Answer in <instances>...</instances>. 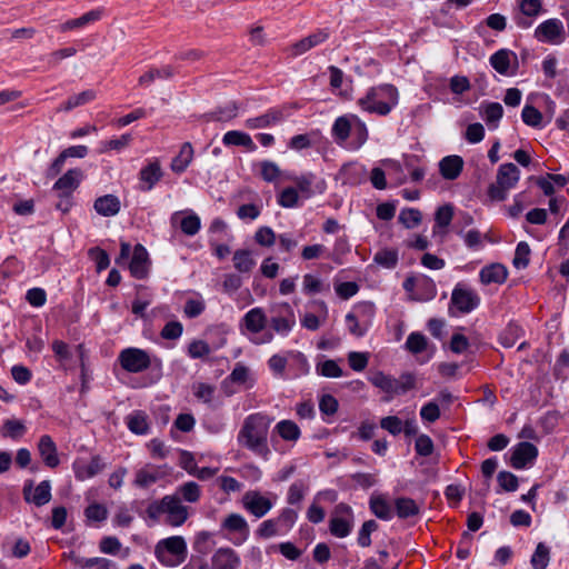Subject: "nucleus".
Masks as SVG:
<instances>
[{"mask_svg":"<svg viewBox=\"0 0 569 569\" xmlns=\"http://www.w3.org/2000/svg\"><path fill=\"white\" fill-rule=\"evenodd\" d=\"M563 24L559 19L552 18L540 23L535 30V37L541 42L560 43L563 38Z\"/></svg>","mask_w":569,"mask_h":569,"instance_id":"14","label":"nucleus"},{"mask_svg":"<svg viewBox=\"0 0 569 569\" xmlns=\"http://www.w3.org/2000/svg\"><path fill=\"white\" fill-rule=\"evenodd\" d=\"M32 481H29L23 487V496L26 501L34 503L37 507H41L51 500V483L49 480L41 481L31 495Z\"/></svg>","mask_w":569,"mask_h":569,"instance_id":"19","label":"nucleus"},{"mask_svg":"<svg viewBox=\"0 0 569 569\" xmlns=\"http://www.w3.org/2000/svg\"><path fill=\"white\" fill-rule=\"evenodd\" d=\"M490 66L502 76H512L516 73L518 58L509 49L496 51L489 59Z\"/></svg>","mask_w":569,"mask_h":569,"instance_id":"13","label":"nucleus"},{"mask_svg":"<svg viewBox=\"0 0 569 569\" xmlns=\"http://www.w3.org/2000/svg\"><path fill=\"white\" fill-rule=\"evenodd\" d=\"M70 558L74 561L76 566L81 569H107V559L93 557V558H82L76 557L71 553Z\"/></svg>","mask_w":569,"mask_h":569,"instance_id":"55","label":"nucleus"},{"mask_svg":"<svg viewBox=\"0 0 569 569\" xmlns=\"http://www.w3.org/2000/svg\"><path fill=\"white\" fill-rule=\"evenodd\" d=\"M273 431L277 432L282 440L289 442L298 441L301 436L299 426L292 420L279 421L274 426Z\"/></svg>","mask_w":569,"mask_h":569,"instance_id":"36","label":"nucleus"},{"mask_svg":"<svg viewBox=\"0 0 569 569\" xmlns=\"http://www.w3.org/2000/svg\"><path fill=\"white\" fill-rule=\"evenodd\" d=\"M346 322L348 325L350 333L356 337L365 336L369 328L371 327L370 321L360 320L358 319L357 315H353L351 312H349L346 316Z\"/></svg>","mask_w":569,"mask_h":569,"instance_id":"48","label":"nucleus"},{"mask_svg":"<svg viewBox=\"0 0 569 569\" xmlns=\"http://www.w3.org/2000/svg\"><path fill=\"white\" fill-rule=\"evenodd\" d=\"M353 114L338 117L332 126L331 133L337 143H343L351 136L353 126Z\"/></svg>","mask_w":569,"mask_h":569,"instance_id":"30","label":"nucleus"},{"mask_svg":"<svg viewBox=\"0 0 569 569\" xmlns=\"http://www.w3.org/2000/svg\"><path fill=\"white\" fill-rule=\"evenodd\" d=\"M299 202L298 190L293 187L284 188L278 196V203L282 208H295Z\"/></svg>","mask_w":569,"mask_h":569,"instance_id":"56","label":"nucleus"},{"mask_svg":"<svg viewBox=\"0 0 569 569\" xmlns=\"http://www.w3.org/2000/svg\"><path fill=\"white\" fill-rule=\"evenodd\" d=\"M317 372L327 378H339L342 376V369L335 360H326L317 366Z\"/></svg>","mask_w":569,"mask_h":569,"instance_id":"60","label":"nucleus"},{"mask_svg":"<svg viewBox=\"0 0 569 569\" xmlns=\"http://www.w3.org/2000/svg\"><path fill=\"white\" fill-rule=\"evenodd\" d=\"M128 428L136 435H146L149 431V419L146 412L138 410L128 416Z\"/></svg>","mask_w":569,"mask_h":569,"instance_id":"38","label":"nucleus"},{"mask_svg":"<svg viewBox=\"0 0 569 569\" xmlns=\"http://www.w3.org/2000/svg\"><path fill=\"white\" fill-rule=\"evenodd\" d=\"M157 559L167 567L181 565L188 555L187 543L183 537L172 536L160 540L154 548Z\"/></svg>","mask_w":569,"mask_h":569,"instance_id":"5","label":"nucleus"},{"mask_svg":"<svg viewBox=\"0 0 569 569\" xmlns=\"http://www.w3.org/2000/svg\"><path fill=\"white\" fill-rule=\"evenodd\" d=\"M222 529L229 531V532H237L240 535L239 541H233L234 545H241L243 541H246L249 537L250 529L247 520L243 516L239 513H230L228 515L222 523Z\"/></svg>","mask_w":569,"mask_h":569,"instance_id":"23","label":"nucleus"},{"mask_svg":"<svg viewBox=\"0 0 569 569\" xmlns=\"http://www.w3.org/2000/svg\"><path fill=\"white\" fill-rule=\"evenodd\" d=\"M147 513L153 519L166 515V522L172 527H179L188 519V509L177 495H168L159 501H153L148 506Z\"/></svg>","mask_w":569,"mask_h":569,"instance_id":"3","label":"nucleus"},{"mask_svg":"<svg viewBox=\"0 0 569 569\" xmlns=\"http://www.w3.org/2000/svg\"><path fill=\"white\" fill-rule=\"evenodd\" d=\"M286 114L282 109L272 108L261 116L247 119L246 127L248 129L268 128L280 123Z\"/></svg>","mask_w":569,"mask_h":569,"instance_id":"22","label":"nucleus"},{"mask_svg":"<svg viewBox=\"0 0 569 569\" xmlns=\"http://www.w3.org/2000/svg\"><path fill=\"white\" fill-rule=\"evenodd\" d=\"M273 332L287 337L296 326L293 308L288 302L279 303L271 308V317L268 320Z\"/></svg>","mask_w":569,"mask_h":569,"instance_id":"7","label":"nucleus"},{"mask_svg":"<svg viewBox=\"0 0 569 569\" xmlns=\"http://www.w3.org/2000/svg\"><path fill=\"white\" fill-rule=\"evenodd\" d=\"M193 396L203 403H211L214 397L216 387L206 382H196L192 385Z\"/></svg>","mask_w":569,"mask_h":569,"instance_id":"50","label":"nucleus"},{"mask_svg":"<svg viewBox=\"0 0 569 569\" xmlns=\"http://www.w3.org/2000/svg\"><path fill=\"white\" fill-rule=\"evenodd\" d=\"M302 284L303 291L307 295H317L330 290L329 283H325L319 277L311 273H307L303 276Z\"/></svg>","mask_w":569,"mask_h":569,"instance_id":"40","label":"nucleus"},{"mask_svg":"<svg viewBox=\"0 0 569 569\" xmlns=\"http://www.w3.org/2000/svg\"><path fill=\"white\" fill-rule=\"evenodd\" d=\"M453 217V208L450 204L441 206L437 209L436 216H435V228L433 232H436V228H447Z\"/></svg>","mask_w":569,"mask_h":569,"instance_id":"57","label":"nucleus"},{"mask_svg":"<svg viewBox=\"0 0 569 569\" xmlns=\"http://www.w3.org/2000/svg\"><path fill=\"white\" fill-rule=\"evenodd\" d=\"M271 420L261 413L249 415L238 432L239 446L250 450L254 455L268 459L270 449L268 447V432Z\"/></svg>","mask_w":569,"mask_h":569,"instance_id":"1","label":"nucleus"},{"mask_svg":"<svg viewBox=\"0 0 569 569\" xmlns=\"http://www.w3.org/2000/svg\"><path fill=\"white\" fill-rule=\"evenodd\" d=\"M398 219L406 228L412 229L421 222L422 216L418 209L407 208L400 211Z\"/></svg>","mask_w":569,"mask_h":569,"instance_id":"54","label":"nucleus"},{"mask_svg":"<svg viewBox=\"0 0 569 569\" xmlns=\"http://www.w3.org/2000/svg\"><path fill=\"white\" fill-rule=\"evenodd\" d=\"M94 91L86 90L78 94L71 96L68 100L59 107L60 111H70L79 106L86 104L94 99Z\"/></svg>","mask_w":569,"mask_h":569,"instance_id":"44","label":"nucleus"},{"mask_svg":"<svg viewBox=\"0 0 569 569\" xmlns=\"http://www.w3.org/2000/svg\"><path fill=\"white\" fill-rule=\"evenodd\" d=\"M379 528V525L376 520H367L362 523L359 532H358V545L362 548H367L371 545V533L377 531Z\"/></svg>","mask_w":569,"mask_h":569,"instance_id":"52","label":"nucleus"},{"mask_svg":"<svg viewBox=\"0 0 569 569\" xmlns=\"http://www.w3.org/2000/svg\"><path fill=\"white\" fill-rule=\"evenodd\" d=\"M406 348L417 355L421 353L427 348V338L419 332H411L406 341Z\"/></svg>","mask_w":569,"mask_h":569,"instance_id":"58","label":"nucleus"},{"mask_svg":"<svg viewBox=\"0 0 569 569\" xmlns=\"http://www.w3.org/2000/svg\"><path fill=\"white\" fill-rule=\"evenodd\" d=\"M260 173L266 182L277 183L279 180L284 179L289 173H283L279 166L270 160L260 162Z\"/></svg>","mask_w":569,"mask_h":569,"instance_id":"39","label":"nucleus"},{"mask_svg":"<svg viewBox=\"0 0 569 569\" xmlns=\"http://www.w3.org/2000/svg\"><path fill=\"white\" fill-rule=\"evenodd\" d=\"M193 159V148L190 142H184L179 153L172 159L170 168L174 173H182L187 170Z\"/></svg>","mask_w":569,"mask_h":569,"instance_id":"32","label":"nucleus"},{"mask_svg":"<svg viewBox=\"0 0 569 569\" xmlns=\"http://www.w3.org/2000/svg\"><path fill=\"white\" fill-rule=\"evenodd\" d=\"M550 562V549L543 542H539L531 556L530 563L533 569H546Z\"/></svg>","mask_w":569,"mask_h":569,"instance_id":"41","label":"nucleus"},{"mask_svg":"<svg viewBox=\"0 0 569 569\" xmlns=\"http://www.w3.org/2000/svg\"><path fill=\"white\" fill-rule=\"evenodd\" d=\"M463 169V160L460 156H447L439 162V171L443 179H457Z\"/></svg>","mask_w":569,"mask_h":569,"instance_id":"27","label":"nucleus"},{"mask_svg":"<svg viewBox=\"0 0 569 569\" xmlns=\"http://www.w3.org/2000/svg\"><path fill=\"white\" fill-rule=\"evenodd\" d=\"M286 180L295 182L297 190L303 198L309 199L316 193H322L326 190L325 180L317 181V177L312 172L303 173L301 176L288 174Z\"/></svg>","mask_w":569,"mask_h":569,"instance_id":"11","label":"nucleus"},{"mask_svg":"<svg viewBox=\"0 0 569 569\" xmlns=\"http://www.w3.org/2000/svg\"><path fill=\"white\" fill-rule=\"evenodd\" d=\"M480 281L483 284L498 283L501 284L507 280L508 270L501 263H491L485 266L479 272Z\"/></svg>","mask_w":569,"mask_h":569,"instance_id":"26","label":"nucleus"},{"mask_svg":"<svg viewBox=\"0 0 569 569\" xmlns=\"http://www.w3.org/2000/svg\"><path fill=\"white\" fill-rule=\"evenodd\" d=\"M276 239V233L270 227H260L254 233L256 242L262 247H272Z\"/></svg>","mask_w":569,"mask_h":569,"instance_id":"63","label":"nucleus"},{"mask_svg":"<svg viewBox=\"0 0 569 569\" xmlns=\"http://www.w3.org/2000/svg\"><path fill=\"white\" fill-rule=\"evenodd\" d=\"M522 121L532 128H541L542 127V113L535 108L533 106L526 104L521 112Z\"/></svg>","mask_w":569,"mask_h":569,"instance_id":"51","label":"nucleus"},{"mask_svg":"<svg viewBox=\"0 0 569 569\" xmlns=\"http://www.w3.org/2000/svg\"><path fill=\"white\" fill-rule=\"evenodd\" d=\"M118 361L123 370L131 373L142 372L151 366L149 353L143 349L133 347L123 349Z\"/></svg>","mask_w":569,"mask_h":569,"instance_id":"9","label":"nucleus"},{"mask_svg":"<svg viewBox=\"0 0 569 569\" xmlns=\"http://www.w3.org/2000/svg\"><path fill=\"white\" fill-rule=\"evenodd\" d=\"M80 176L81 172L79 170L70 169L60 177L53 186V189L58 191V196H71L79 186Z\"/></svg>","mask_w":569,"mask_h":569,"instance_id":"29","label":"nucleus"},{"mask_svg":"<svg viewBox=\"0 0 569 569\" xmlns=\"http://www.w3.org/2000/svg\"><path fill=\"white\" fill-rule=\"evenodd\" d=\"M230 383H236L243 386L246 389H250L253 387L254 380L251 378L249 368L238 362L231 373L222 381V389L228 396L236 392V390L229 388Z\"/></svg>","mask_w":569,"mask_h":569,"instance_id":"15","label":"nucleus"},{"mask_svg":"<svg viewBox=\"0 0 569 569\" xmlns=\"http://www.w3.org/2000/svg\"><path fill=\"white\" fill-rule=\"evenodd\" d=\"M538 456V449L531 442L518 443L511 453L510 463L515 469H522Z\"/></svg>","mask_w":569,"mask_h":569,"instance_id":"17","label":"nucleus"},{"mask_svg":"<svg viewBox=\"0 0 569 569\" xmlns=\"http://www.w3.org/2000/svg\"><path fill=\"white\" fill-rule=\"evenodd\" d=\"M530 247L526 241H521L517 244L512 264L516 269H525L528 267L530 261Z\"/></svg>","mask_w":569,"mask_h":569,"instance_id":"47","label":"nucleus"},{"mask_svg":"<svg viewBox=\"0 0 569 569\" xmlns=\"http://www.w3.org/2000/svg\"><path fill=\"white\" fill-rule=\"evenodd\" d=\"M402 420L397 416H387L380 420L381 429L388 431L392 436H398L402 432Z\"/></svg>","mask_w":569,"mask_h":569,"instance_id":"61","label":"nucleus"},{"mask_svg":"<svg viewBox=\"0 0 569 569\" xmlns=\"http://www.w3.org/2000/svg\"><path fill=\"white\" fill-rule=\"evenodd\" d=\"M308 486L302 480L295 481L288 490L287 501L289 505H298L305 497Z\"/></svg>","mask_w":569,"mask_h":569,"instance_id":"59","label":"nucleus"},{"mask_svg":"<svg viewBox=\"0 0 569 569\" xmlns=\"http://www.w3.org/2000/svg\"><path fill=\"white\" fill-rule=\"evenodd\" d=\"M329 36V30L325 28L319 29L316 32L302 38L292 44V56L297 57L303 54L305 52L327 41Z\"/></svg>","mask_w":569,"mask_h":569,"instance_id":"20","label":"nucleus"},{"mask_svg":"<svg viewBox=\"0 0 569 569\" xmlns=\"http://www.w3.org/2000/svg\"><path fill=\"white\" fill-rule=\"evenodd\" d=\"M241 558L231 547L218 548L211 557L212 569H239Z\"/></svg>","mask_w":569,"mask_h":569,"instance_id":"16","label":"nucleus"},{"mask_svg":"<svg viewBox=\"0 0 569 569\" xmlns=\"http://www.w3.org/2000/svg\"><path fill=\"white\" fill-rule=\"evenodd\" d=\"M27 428L22 421L17 419H8L3 422L1 433L6 438L13 440L20 439L26 433Z\"/></svg>","mask_w":569,"mask_h":569,"instance_id":"42","label":"nucleus"},{"mask_svg":"<svg viewBox=\"0 0 569 569\" xmlns=\"http://www.w3.org/2000/svg\"><path fill=\"white\" fill-rule=\"evenodd\" d=\"M522 329L516 323H509L499 336L500 343L506 348L515 346L516 341L521 337Z\"/></svg>","mask_w":569,"mask_h":569,"instance_id":"49","label":"nucleus"},{"mask_svg":"<svg viewBox=\"0 0 569 569\" xmlns=\"http://www.w3.org/2000/svg\"><path fill=\"white\" fill-rule=\"evenodd\" d=\"M268 323V318L261 307L250 309L241 319V328L249 333L258 335L262 332Z\"/></svg>","mask_w":569,"mask_h":569,"instance_id":"18","label":"nucleus"},{"mask_svg":"<svg viewBox=\"0 0 569 569\" xmlns=\"http://www.w3.org/2000/svg\"><path fill=\"white\" fill-rule=\"evenodd\" d=\"M520 179V170L515 163H503L498 168L496 180L488 187L487 194L492 201L501 202L508 198Z\"/></svg>","mask_w":569,"mask_h":569,"instance_id":"4","label":"nucleus"},{"mask_svg":"<svg viewBox=\"0 0 569 569\" xmlns=\"http://www.w3.org/2000/svg\"><path fill=\"white\" fill-rule=\"evenodd\" d=\"M353 126L351 134L355 137L353 146L355 148H360L368 140V129L366 123L358 117L352 116Z\"/></svg>","mask_w":569,"mask_h":569,"instance_id":"53","label":"nucleus"},{"mask_svg":"<svg viewBox=\"0 0 569 569\" xmlns=\"http://www.w3.org/2000/svg\"><path fill=\"white\" fill-rule=\"evenodd\" d=\"M399 260L398 251L396 249H382L378 251L373 261L387 269H392L397 266Z\"/></svg>","mask_w":569,"mask_h":569,"instance_id":"46","label":"nucleus"},{"mask_svg":"<svg viewBox=\"0 0 569 569\" xmlns=\"http://www.w3.org/2000/svg\"><path fill=\"white\" fill-rule=\"evenodd\" d=\"M162 177V170L158 161L150 162L139 173L140 190L150 191Z\"/></svg>","mask_w":569,"mask_h":569,"instance_id":"25","label":"nucleus"},{"mask_svg":"<svg viewBox=\"0 0 569 569\" xmlns=\"http://www.w3.org/2000/svg\"><path fill=\"white\" fill-rule=\"evenodd\" d=\"M233 267L241 273H249L256 266L252 252L247 249L236 250L233 253Z\"/></svg>","mask_w":569,"mask_h":569,"instance_id":"37","label":"nucleus"},{"mask_svg":"<svg viewBox=\"0 0 569 569\" xmlns=\"http://www.w3.org/2000/svg\"><path fill=\"white\" fill-rule=\"evenodd\" d=\"M395 512L399 519H408L420 513L419 505L409 497H398L395 499Z\"/></svg>","mask_w":569,"mask_h":569,"instance_id":"33","label":"nucleus"},{"mask_svg":"<svg viewBox=\"0 0 569 569\" xmlns=\"http://www.w3.org/2000/svg\"><path fill=\"white\" fill-rule=\"evenodd\" d=\"M415 449L419 456L429 457L435 449L433 441L428 435H419L416 439Z\"/></svg>","mask_w":569,"mask_h":569,"instance_id":"64","label":"nucleus"},{"mask_svg":"<svg viewBox=\"0 0 569 569\" xmlns=\"http://www.w3.org/2000/svg\"><path fill=\"white\" fill-rule=\"evenodd\" d=\"M480 303V297L478 293L467 288L466 286L458 283L451 293L450 311L455 308L459 313H469L475 310Z\"/></svg>","mask_w":569,"mask_h":569,"instance_id":"10","label":"nucleus"},{"mask_svg":"<svg viewBox=\"0 0 569 569\" xmlns=\"http://www.w3.org/2000/svg\"><path fill=\"white\" fill-rule=\"evenodd\" d=\"M129 270L132 277L143 279L149 271V257L146 248L137 244L133 249L132 258L129 262Z\"/></svg>","mask_w":569,"mask_h":569,"instance_id":"21","label":"nucleus"},{"mask_svg":"<svg viewBox=\"0 0 569 569\" xmlns=\"http://www.w3.org/2000/svg\"><path fill=\"white\" fill-rule=\"evenodd\" d=\"M398 89L389 83L371 87L359 98L357 104L361 110L378 116H387L398 104Z\"/></svg>","mask_w":569,"mask_h":569,"instance_id":"2","label":"nucleus"},{"mask_svg":"<svg viewBox=\"0 0 569 569\" xmlns=\"http://www.w3.org/2000/svg\"><path fill=\"white\" fill-rule=\"evenodd\" d=\"M176 495L179 496L180 499L193 503L200 499L201 489L197 482L188 481L178 487Z\"/></svg>","mask_w":569,"mask_h":569,"instance_id":"43","label":"nucleus"},{"mask_svg":"<svg viewBox=\"0 0 569 569\" xmlns=\"http://www.w3.org/2000/svg\"><path fill=\"white\" fill-rule=\"evenodd\" d=\"M174 70L170 66H164L158 69H151L139 78V83L147 86L156 79H169L173 77Z\"/></svg>","mask_w":569,"mask_h":569,"instance_id":"45","label":"nucleus"},{"mask_svg":"<svg viewBox=\"0 0 569 569\" xmlns=\"http://www.w3.org/2000/svg\"><path fill=\"white\" fill-rule=\"evenodd\" d=\"M104 467L101 458L93 457L89 462L76 460L73 470L77 479L84 480L99 473Z\"/></svg>","mask_w":569,"mask_h":569,"instance_id":"28","label":"nucleus"},{"mask_svg":"<svg viewBox=\"0 0 569 569\" xmlns=\"http://www.w3.org/2000/svg\"><path fill=\"white\" fill-rule=\"evenodd\" d=\"M479 112L489 127L497 128L503 116V108L499 102H482Z\"/></svg>","mask_w":569,"mask_h":569,"instance_id":"31","label":"nucleus"},{"mask_svg":"<svg viewBox=\"0 0 569 569\" xmlns=\"http://www.w3.org/2000/svg\"><path fill=\"white\" fill-rule=\"evenodd\" d=\"M38 452L47 467L56 468L59 466L60 460L58 457L57 446L49 435L40 437L38 442Z\"/></svg>","mask_w":569,"mask_h":569,"instance_id":"24","label":"nucleus"},{"mask_svg":"<svg viewBox=\"0 0 569 569\" xmlns=\"http://www.w3.org/2000/svg\"><path fill=\"white\" fill-rule=\"evenodd\" d=\"M369 381L388 395L387 401L395 396L407 393L415 388L416 383L415 376L408 372L402 373L399 378H393L383 372H377L369 378Z\"/></svg>","mask_w":569,"mask_h":569,"instance_id":"6","label":"nucleus"},{"mask_svg":"<svg viewBox=\"0 0 569 569\" xmlns=\"http://www.w3.org/2000/svg\"><path fill=\"white\" fill-rule=\"evenodd\" d=\"M200 218L194 213L182 218L180 222L181 231L187 236H194L200 230Z\"/></svg>","mask_w":569,"mask_h":569,"instance_id":"62","label":"nucleus"},{"mask_svg":"<svg viewBox=\"0 0 569 569\" xmlns=\"http://www.w3.org/2000/svg\"><path fill=\"white\" fill-rule=\"evenodd\" d=\"M370 511L379 519L389 521L393 517V509L382 496H372L369 501Z\"/></svg>","mask_w":569,"mask_h":569,"instance_id":"35","label":"nucleus"},{"mask_svg":"<svg viewBox=\"0 0 569 569\" xmlns=\"http://www.w3.org/2000/svg\"><path fill=\"white\" fill-rule=\"evenodd\" d=\"M242 506L256 518H262L271 510L272 502L259 491L249 490L242 497Z\"/></svg>","mask_w":569,"mask_h":569,"instance_id":"12","label":"nucleus"},{"mask_svg":"<svg viewBox=\"0 0 569 569\" xmlns=\"http://www.w3.org/2000/svg\"><path fill=\"white\" fill-rule=\"evenodd\" d=\"M222 142L224 146H237L244 147L249 151H254L257 146L254 144L251 137L242 131L231 130L223 134Z\"/></svg>","mask_w":569,"mask_h":569,"instance_id":"34","label":"nucleus"},{"mask_svg":"<svg viewBox=\"0 0 569 569\" xmlns=\"http://www.w3.org/2000/svg\"><path fill=\"white\" fill-rule=\"evenodd\" d=\"M355 516L352 508L343 502L338 503L329 520L330 533L337 538H346L353 528Z\"/></svg>","mask_w":569,"mask_h":569,"instance_id":"8","label":"nucleus"}]
</instances>
